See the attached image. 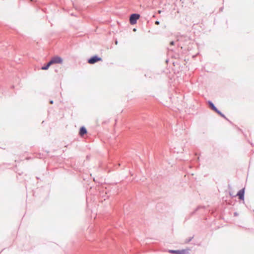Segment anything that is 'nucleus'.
I'll return each mask as SVG.
<instances>
[{"label":"nucleus","instance_id":"nucleus-1","mask_svg":"<svg viewBox=\"0 0 254 254\" xmlns=\"http://www.w3.org/2000/svg\"><path fill=\"white\" fill-rule=\"evenodd\" d=\"M190 249L187 248L182 250H169V252L174 254H189Z\"/></svg>","mask_w":254,"mask_h":254},{"label":"nucleus","instance_id":"nucleus-2","mask_svg":"<svg viewBox=\"0 0 254 254\" xmlns=\"http://www.w3.org/2000/svg\"><path fill=\"white\" fill-rule=\"evenodd\" d=\"M140 17V15L138 14H132L130 15L129 18L130 23L132 25L136 23V21Z\"/></svg>","mask_w":254,"mask_h":254},{"label":"nucleus","instance_id":"nucleus-3","mask_svg":"<svg viewBox=\"0 0 254 254\" xmlns=\"http://www.w3.org/2000/svg\"><path fill=\"white\" fill-rule=\"evenodd\" d=\"M50 63L51 64H62L63 63V59L60 57H54L52 58Z\"/></svg>","mask_w":254,"mask_h":254},{"label":"nucleus","instance_id":"nucleus-4","mask_svg":"<svg viewBox=\"0 0 254 254\" xmlns=\"http://www.w3.org/2000/svg\"><path fill=\"white\" fill-rule=\"evenodd\" d=\"M101 60L102 59L101 58L98 57L97 56H94L89 59L88 62L90 64H94V63L101 61Z\"/></svg>","mask_w":254,"mask_h":254},{"label":"nucleus","instance_id":"nucleus-5","mask_svg":"<svg viewBox=\"0 0 254 254\" xmlns=\"http://www.w3.org/2000/svg\"><path fill=\"white\" fill-rule=\"evenodd\" d=\"M209 105L211 107V108L214 110L215 112L217 113L218 114H219L220 116H221L223 117H224V116L214 106L213 103L209 102Z\"/></svg>","mask_w":254,"mask_h":254},{"label":"nucleus","instance_id":"nucleus-6","mask_svg":"<svg viewBox=\"0 0 254 254\" xmlns=\"http://www.w3.org/2000/svg\"><path fill=\"white\" fill-rule=\"evenodd\" d=\"M244 193L245 190L244 189H243L240 190L237 195L239 196L240 199H244Z\"/></svg>","mask_w":254,"mask_h":254},{"label":"nucleus","instance_id":"nucleus-7","mask_svg":"<svg viewBox=\"0 0 254 254\" xmlns=\"http://www.w3.org/2000/svg\"><path fill=\"white\" fill-rule=\"evenodd\" d=\"M79 133L81 136H83L84 134H86L87 130L86 128L84 127H80Z\"/></svg>","mask_w":254,"mask_h":254},{"label":"nucleus","instance_id":"nucleus-8","mask_svg":"<svg viewBox=\"0 0 254 254\" xmlns=\"http://www.w3.org/2000/svg\"><path fill=\"white\" fill-rule=\"evenodd\" d=\"M51 65L49 62L46 65L42 66L41 69L42 70H47Z\"/></svg>","mask_w":254,"mask_h":254},{"label":"nucleus","instance_id":"nucleus-9","mask_svg":"<svg viewBox=\"0 0 254 254\" xmlns=\"http://www.w3.org/2000/svg\"><path fill=\"white\" fill-rule=\"evenodd\" d=\"M155 23L156 25H159L160 22L158 21H155Z\"/></svg>","mask_w":254,"mask_h":254},{"label":"nucleus","instance_id":"nucleus-10","mask_svg":"<svg viewBox=\"0 0 254 254\" xmlns=\"http://www.w3.org/2000/svg\"><path fill=\"white\" fill-rule=\"evenodd\" d=\"M170 44L172 46L174 45V42L173 41H172L170 42Z\"/></svg>","mask_w":254,"mask_h":254},{"label":"nucleus","instance_id":"nucleus-11","mask_svg":"<svg viewBox=\"0 0 254 254\" xmlns=\"http://www.w3.org/2000/svg\"><path fill=\"white\" fill-rule=\"evenodd\" d=\"M50 103L51 104H53V101L51 100L50 102Z\"/></svg>","mask_w":254,"mask_h":254},{"label":"nucleus","instance_id":"nucleus-12","mask_svg":"<svg viewBox=\"0 0 254 254\" xmlns=\"http://www.w3.org/2000/svg\"><path fill=\"white\" fill-rule=\"evenodd\" d=\"M158 13H161V10H158Z\"/></svg>","mask_w":254,"mask_h":254},{"label":"nucleus","instance_id":"nucleus-13","mask_svg":"<svg viewBox=\"0 0 254 254\" xmlns=\"http://www.w3.org/2000/svg\"><path fill=\"white\" fill-rule=\"evenodd\" d=\"M118 44V42L117 41L116 42V44Z\"/></svg>","mask_w":254,"mask_h":254}]
</instances>
